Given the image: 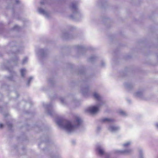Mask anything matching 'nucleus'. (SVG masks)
Returning <instances> with one entry per match:
<instances>
[{
	"instance_id": "39",
	"label": "nucleus",
	"mask_w": 158,
	"mask_h": 158,
	"mask_svg": "<svg viewBox=\"0 0 158 158\" xmlns=\"http://www.w3.org/2000/svg\"><path fill=\"white\" fill-rule=\"evenodd\" d=\"M106 158H110L109 157H107Z\"/></svg>"
},
{
	"instance_id": "37",
	"label": "nucleus",
	"mask_w": 158,
	"mask_h": 158,
	"mask_svg": "<svg viewBox=\"0 0 158 158\" xmlns=\"http://www.w3.org/2000/svg\"><path fill=\"white\" fill-rule=\"evenodd\" d=\"M18 52H19V51H16V52L15 53H18Z\"/></svg>"
},
{
	"instance_id": "27",
	"label": "nucleus",
	"mask_w": 158,
	"mask_h": 158,
	"mask_svg": "<svg viewBox=\"0 0 158 158\" xmlns=\"http://www.w3.org/2000/svg\"><path fill=\"white\" fill-rule=\"evenodd\" d=\"M105 65V63L104 62L102 61L101 62V66L102 67L104 66Z\"/></svg>"
},
{
	"instance_id": "23",
	"label": "nucleus",
	"mask_w": 158,
	"mask_h": 158,
	"mask_svg": "<svg viewBox=\"0 0 158 158\" xmlns=\"http://www.w3.org/2000/svg\"><path fill=\"white\" fill-rule=\"evenodd\" d=\"M19 29V26L18 25H15L14 26V27L13 28V29L15 31H18V30Z\"/></svg>"
},
{
	"instance_id": "16",
	"label": "nucleus",
	"mask_w": 158,
	"mask_h": 158,
	"mask_svg": "<svg viewBox=\"0 0 158 158\" xmlns=\"http://www.w3.org/2000/svg\"><path fill=\"white\" fill-rule=\"evenodd\" d=\"M96 59V57L94 56H91L89 59V61L92 62L94 61Z\"/></svg>"
},
{
	"instance_id": "5",
	"label": "nucleus",
	"mask_w": 158,
	"mask_h": 158,
	"mask_svg": "<svg viewBox=\"0 0 158 158\" xmlns=\"http://www.w3.org/2000/svg\"><path fill=\"white\" fill-rule=\"evenodd\" d=\"M96 150L98 154L100 156L104 155L105 153V149L102 145H98L97 146Z\"/></svg>"
},
{
	"instance_id": "4",
	"label": "nucleus",
	"mask_w": 158,
	"mask_h": 158,
	"mask_svg": "<svg viewBox=\"0 0 158 158\" xmlns=\"http://www.w3.org/2000/svg\"><path fill=\"white\" fill-rule=\"evenodd\" d=\"M44 106L47 110V114L50 116H52L54 112L52 109L51 104H45L44 105Z\"/></svg>"
},
{
	"instance_id": "25",
	"label": "nucleus",
	"mask_w": 158,
	"mask_h": 158,
	"mask_svg": "<svg viewBox=\"0 0 158 158\" xmlns=\"http://www.w3.org/2000/svg\"><path fill=\"white\" fill-rule=\"evenodd\" d=\"M60 100L61 102L63 104L64 103V99L63 98H60Z\"/></svg>"
},
{
	"instance_id": "24",
	"label": "nucleus",
	"mask_w": 158,
	"mask_h": 158,
	"mask_svg": "<svg viewBox=\"0 0 158 158\" xmlns=\"http://www.w3.org/2000/svg\"><path fill=\"white\" fill-rule=\"evenodd\" d=\"M47 0H42L40 2V4L41 5L44 4L46 2Z\"/></svg>"
},
{
	"instance_id": "15",
	"label": "nucleus",
	"mask_w": 158,
	"mask_h": 158,
	"mask_svg": "<svg viewBox=\"0 0 158 158\" xmlns=\"http://www.w3.org/2000/svg\"><path fill=\"white\" fill-rule=\"evenodd\" d=\"M21 76L22 77H24L26 73V70L25 69H21L20 71Z\"/></svg>"
},
{
	"instance_id": "20",
	"label": "nucleus",
	"mask_w": 158,
	"mask_h": 158,
	"mask_svg": "<svg viewBox=\"0 0 158 158\" xmlns=\"http://www.w3.org/2000/svg\"><path fill=\"white\" fill-rule=\"evenodd\" d=\"M131 143L130 142H127L123 144V146L124 147H128L131 144Z\"/></svg>"
},
{
	"instance_id": "7",
	"label": "nucleus",
	"mask_w": 158,
	"mask_h": 158,
	"mask_svg": "<svg viewBox=\"0 0 158 158\" xmlns=\"http://www.w3.org/2000/svg\"><path fill=\"white\" fill-rule=\"evenodd\" d=\"M38 11L39 14L44 15L46 18H49V15L48 13L43 8L41 7L38 8Z\"/></svg>"
},
{
	"instance_id": "14",
	"label": "nucleus",
	"mask_w": 158,
	"mask_h": 158,
	"mask_svg": "<svg viewBox=\"0 0 158 158\" xmlns=\"http://www.w3.org/2000/svg\"><path fill=\"white\" fill-rule=\"evenodd\" d=\"M63 37L65 39H69L71 38V35L68 33H63Z\"/></svg>"
},
{
	"instance_id": "11",
	"label": "nucleus",
	"mask_w": 158,
	"mask_h": 158,
	"mask_svg": "<svg viewBox=\"0 0 158 158\" xmlns=\"http://www.w3.org/2000/svg\"><path fill=\"white\" fill-rule=\"evenodd\" d=\"M89 90V88L88 86L82 88L81 89L82 93L84 95H85L88 93Z\"/></svg>"
},
{
	"instance_id": "38",
	"label": "nucleus",
	"mask_w": 158,
	"mask_h": 158,
	"mask_svg": "<svg viewBox=\"0 0 158 158\" xmlns=\"http://www.w3.org/2000/svg\"><path fill=\"white\" fill-rule=\"evenodd\" d=\"M82 73V72H81V71H80V74H81V73Z\"/></svg>"
},
{
	"instance_id": "22",
	"label": "nucleus",
	"mask_w": 158,
	"mask_h": 158,
	"mask_svg": "<svg viewBox=\"0 0 158 158\" xmlns=\"http://www.w3.org/2000/svg\"><path fill=\"white\" fill-rule=\"evenodd\" d=\"M28 59L27 57H25L23 59L22 62V64H24L26 63Z\"/></svg>"
},
{
	"instance_id": "30",
	"label": "nucleus",
	"mask_w": 158,
	"mask_h": 158,
	"mask_svg": "<svg viewBox=\"0 0 158 158\" xmlns=\"http://www.w3.org/2000/svg\"><path fill=\"white\" fill-rule=\"evenodd\" d=\"M3 127V125L1 123H0V128H2Z\"/></svg>"
},
{
	"instance_id": "32",
	"label": "nucleus",
	"mask_w": 158,
	"mask_h": 158,
	"mask_svg": "<svg viewBox=\"0 0 158 158\" xmlns=\"http://www.w3.org/2000/svg\"><path fill=\"white\" fill-rule=\"evenodd\" d=\"M7 78L9 80H11V79H12V77H7Z\"/></svg>"
},
{
	"instance_id": "35",
	"label": "nucleus",
	"mask_w": 158,
	"mask_h": 158,
	"mask_svg": "<svg viewBox=\"0 0 158 158\" xmlns=\"http://www.w3.org/2000/svg\"><path fill=\"white\" fill-rule=\"evenodd\" d=\"M52 158H57V157L56 156H55L54 157H52Z\"/></svg>"
},
{
	"instance_id": "26",
	"label": "nucleus",
	"mask_w": 158,
	"mask_h": 158,
	"mask_svg": "<svg viewBox=\"0 0 158 158\" xmlns=\"http://www.w3.org/2000/svg\"><path fill=\"white\" fill-rule=\"evenodd\" d=\"M7 125L8 127L10 128H11L12 127V124L9 123L7 122Z\"/></svg>"
},
{
	"instance_id": "3",
	"label": "nucleus",
	"mask_w": 158,
	"mask_h": 158,
	"mask_svg": "<svg viewBox=\"0 0 158 158\" xmlns=\"http://www.w3.org/2000/svg\"><path fill=\"white\" fill-rule=\"evenodd\" d=\"M70 9L73 12V14L71 15L70 17L73 19H75V17H77L79 15V10L78 8V5L77 2H72L70 6Z\"/></svg>"
},
{
	"instance_id": "10",
	"label": "nucleus",
	"mask_w": 158,
	"mask_h": 158,
	"mask_svg": "<svg viewBox=\"0 0 158 158\" xmlns=\"http://www.w3.org/2000/svg\"><path fill=\"white\" fill-rule=\"evenodd\" d=\"M37 53L42 57H44L47 54V51L44 49H41L39 50Z\"/></svg>"
},
{
	"instance_id": "19",
	"label": "nucleus",
	"mask_w": 158,
	"mask_h": 158,
	"mask_svg": "<svg viewBox=\"0 0 158 158\" xmlns=\"http://www.w3.org/2000/svg\"><path fill=\"white\" fill-rule=\"evenodd\" d=\"M76 48L78 51H82L84 49V47L81 46H77Z\"/></svg>"
},
{
	"instance_id": "8",
	"label": "nucleus",
	"mask_w": 158,
	"mask_h": 158,
	"mask_svg": "<svg viewBox=\"0 0 158 158\" xmlns=\"http://www.w3.org/2000/svg\"><path fill=\"white\" fill-rule=\"evenodd\" d=\"M120 127L114 125H110L108 128V130L111 132H115L120 129Z\"/></svg>"
},
{
	"instance_id": "17",
	"label": "nucleus",
	"mask_w": 158,
	"mask_h": 158,
	"mask_svg": "<svg viewBox=\"0 0 158 158\" xmlns=\"http://www.w3.org/2000/svg\"><path fill=\"white\" fill-rule=\"evenodd\" d=\"M139 152L140 158H143V153L142 150L141 149H140L139 150Z\"/></svg>"
},
{
	"instance_id": "36",
	"label": "nucleus",
	"mask_w": 158,
	"mask_h": 158,
	"mask_svg": "<svg viewBox=\"0 0 158 158\" xmlns=\"http://www.w3.org/2000/svg\"><path fill=\"white\" fill-rule=\"evenodd\" d=\"M16 94L17 95V97H18V96H19L17 92H16Z\"/></svg>"
},
{
	"instance_id": "31",
	"label": "nucleus",
	"mask_w": 158,
	"mask_h": 158,
	"mask_svg": "<svg viewBox=\"0 0 158 158\" xmlns=\"http://www.w3.org/2000/svg\"><path fill=\"white\" fill-rule=\"evenodd\" d=\"M15 2H16V3L17 4L19 3V0H16Z\"/></svg>"
},
{
	"instance_id": "33",
	"label": "nucleus",
	"mask_w": 158,
	"mask_h": 158,
	"mask_svg": "<svg viewBox=\"0 0 158 158\" xmlns=\"http://www.w3.org/2000/svg\"><path fill=\"white\" fill-rule=\"evenodd\" d=\"M155 126L157 128H158V123H156Z\"/></svg>"
},
{
	"instance_id": "21",
	"label": "nucleus",
	"mask_w": 158,
	"mask_h": 158,
	"mask_svg": "<svg viewBox=\"0 0 158 158\" xmlns=\"http://www.w3.org/2000/svg\"><path fill=\"white\" fill-rule=\"evenodd\" d=\"M33 79V77H29V79H28L27 81V85L28 86L29 85V84L31 81V80Z\"/></svg>"
},
{
	"instance_id": "6",
	"label": "nucleus",
	"mask_w": 158,
	"mask_h": 158,
	"mask_svg": "<svg viewBox=\"0 0 158 158\" xmlns=\"http://www.w3.org/2000/svg\"><path fill=\"white\" fill-rule=\"evenodd\" d=\"M133 150L132 148H128L124 150H118L117 152L122 154H130L133 152Z\"/></svg>"
},
{
	"instance_id": "29",
	"label": "nucleus",
	"mask_w": 158,
	"mask_h": 158,
	"mask_svg": "<svg viewBox=\"0 0 158 158\" xmlns=\"http://www.w3.org/2000/svg\"><path fill=\"white\" fill-rule=\"evenodd\" d=\"M18 60V59L17 57H16L14 59L13 61L15 62H16V61H17Z\"/></svg>"
},
{
	"instance_id": "28",
	"label": "nucleus",
	"mask_w": 158,
	"mask_h": 158,
	"mask_svg": "<svg viewBox=\"0 0 158 158\" xmlns=\"http://www.w3.org/2000/svg\"><path fill=\"white\" fill-rule=\"evenodd\" d=\"M101 129V128L100 127H98L97 128V130L98 131H100Z\"/></svg>"
},
{
	"instance_id": "34",
	"label": "nucleus",
	"mask_w": 158,
	"mask_h": 158,
	"mask_svg": "<svg viewBox=\"0 0 158 158\" xmlns=\"http://www.w3.org/2000/svg\"><path fill=\"white\" fill-rule=\"evenodd\" d=\"M2 97V94L0 93V99Z\"/></svg>"
},
{
	"instance_id": "1",
	"label": "nucleus",
	"mask_w": 158,
	"mask_h": 158,
	"mask_svg": "<svg viewBox=\"0 0 158 158\" xmlns=\"http://www.w3.org/2000/svg\"><path fill=\"white\" fill-rule=\"evenodd\" d=\"M82 120L77 117L73 122L66 120H58L56 122L57 124L60 128L63 129L68 133L73 132L82 123Z\"/></svg>"
},
{
	"instance_id": "2",
	"label": "nucleus",
	"mask_w": 158,
	"mask_h": 158,
	"mask_svg": "<svg viewBox=\"0 0 158 158\" xmlns=\"http://www.w3.org/2000/svg\"><path fill=\"white\" fill-rule=\"evenodd\" d=\"M93 96L95 99L98 101L99 102L96 106L90 107L87 109L88 111L92 114H95L98 112L99 111L100 107L105 103L102 100L101 97L98 93L96 92L94 93Z\"/></svg>"
},
{
	"instance_id": "13",
	"label": "nucleus",
	"mask_w": 158,
	"mask_h": 158,
	"mask_svg": "<svg viewBox=\"0 0 158 158\" xmlns=\"http://www.w3.org/2000/svg\"><path fill=\"white\" fill-rule=\"evenodd\" d=\"M143 95V93L142 91H138L134 94V95L137 97L141 98Z\"/></svg>"
},
{
	"instance_id": "9",
	"label": "nucleus",
	"mask_w": 158,
	"mask_h": 158,
	"mask_svg": "<svg viewBox=\"0 0 158 158\" xmlns=\"http://www.w3.org/2000/svg\"><path fill=\"white\" fill-rule=\"evenodd\" d=\"M101 121L102 123H110L114 122V120L112 118H102L101 120Z\"/></svg>"
},
{
	"instance_id": "12",
	"label": "nucleus",
	"mask_w": 158,
	"mask_h": 158,
	"mask_svg": "<svg viewBox=\"0 0 158 158\" xmlns=\"http://www.w3.org/2000/svg\"><path fill=\"white\" fill-rule=\"evenodd\" d=\"M126 88L128 90H130L133 87V85L131 83H127L124 84Z\"/></svg>"
},
{
	"instance_id": "18",
	"label": "nucleus",
	"mask_w": 158,
	"mask_h": 158,
	"mask_svg": "<svg viewBox=\"0 0 158 158\" xmlns=\"http://www.w3.org/2000/svg\"><path fill=\"white\" fill-rule=\"evenodd\" d=\"M118 113L121 115L123 116H126L127 115L126 113L123 111L120 110L118 111Z\"/></svg>"
}]
</instances>
